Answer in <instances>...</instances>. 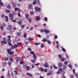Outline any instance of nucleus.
Returning a JSON list of instances; mask_svg holds the SVG:
<instances>
[{"mask_svg": "<svg viewBox=\"0 0 78 78\" xmlns=\"http://www.w3.org/2000/svg\"><path fill=\"white\" fill-rule=\"evenodd\" d=\"M66 68H67V67L65 65L63 66V69L64 70H66Z\"/></svg>", "mask_w": 78, "mask_h": 78, "instance_id": "a878e982", "label": "nucleus"}, {"mask_svg": "<svg viewBox=\"0 0 78 78\" xmlns=\"http://www.w3.org/2000/svg\"><path fill=\"white\" fill-rule=\"evenodd\" d=\"M30 53L31 54V55H33V56L34 57V61H36V54L33 51H30Z\"/></svg>", "mask_w": 78, "mask_h": 78, "instance_id": "f257e3e1", "label": "nucleus"}, {"mask_svg": "<svg viewBox=\"0 0 78 78\" xmlns=\"http://www.w3.org/2000/svg\"><path fill=\"white\" fill-rule=\"evenodd\" d=\"M16 59L17 61H21L22 60V58L20 57H17L16 58Z\"/></svg>", "mask_w": 78, "mask_h": 78, "instance_id": "0eeeda50", "label": "nucleus"}, {"mask_svg": "<svg viewBox=\"0 0 78 78\" xmlns=\"http://www.w3.org/2000/svg\"><path fill=\"white\" fill-rule=\"evenodd\" d=\"M7 7L8 8H9V9H10V8H11V7L10 6V5H7Z\"/></svg>", "mask_w": 78, "mask_h": 78, "instance_id": "58836bf2", "label": "nucleus"}, {"mask_svg": "<svg viewBox=\"0 0 78 78\" xmlns=\"http://www.w3.org/2000/svg\"><path fill=\"white\" fill-rule=\"evenodd\" d=\"M36 19L37 21H39L40 20V17L39 16H37L36 17Z\"/></svg>", "mask_w": 78, "mask_h": 78, "instance_id": "9b49d317", "label": "nucleus"}, {"mask_svg": "<svg viewBox=\"0 0 78 78\" xmlns=\"http://www.w3.org/2000/svg\"><path fill=\"white\" fill-rule=\"evenodd\" d=\"M39 44H40V43H34V45H38Z\"/></svg>", "mask_w": 78, "mask_h": 78, "instance_id": "412c9836", "label": "nucleus"}, {"mask_svg": "<svg viewBox=\"0 0 78 78\" xmlns=\"http://www.w3.org/2000/svg\"><path fill=\"white\" fill-rule=\"evenodd\" d=\"M29 42L28 41H25V44H27V45H28V44Z\"/></svg>", "mask_w": 78, "mask_h": 78, "instance_id": "680f3d73", "label": "nucleus"}, {"mask_svg": "<svg viewBox=\"0 0 78 78\" xmlns=\"http://www.w3.org/2000/svg\"><path fill=\"white\" fill-rule=\"evenodd\" d=\"M44 66L45 67H49L47 63H46L44 64Z\"/></svg>", "mask_w": 78, "mask_h": 78, "instance_id": "6e6552de", "label": "nucleus"}, {"mask_svg": "<svg viewBox=\"0 0 78 78\" xmlns=\"http://www.w3.org/2000/svg\"><path fill=\"white\" fill-rule=\"evenodd\" d=\"M44 32H45L46 34H47L48 33H49V30H47V29L44 30Z\"/></svg>", "mask_w": 78, "mask_h": 78, "instance_id": "1a4fd4ad", "label": "nucleus"}, {"mask_svg": "<svg viewBox=\"0 0 78 78\" xmlns=\"http://www.w3.org/2000/svg\"><path fill=\"white\" fill-rule=\"evenodd\" d=\"M15 11H18V12H20V9H19L18 8H15Z\"/></svg>", "mask_w": 78, "mask_h": 78, "instance_id": "423d86ee", "label": "nucleus"}, {"mask_svg": "<svg viewBox=\"0 0 78 78\" xmlns=\"http://www.w3.org/2000/svg\"><path fill=\"white\" fill-rule=\"evenodd\" d=\"M1 29L2 30H3V27L2 26H1L0 27Z\"/></svg>", "mask_w": 78, "mask_h": 78, "instance_id": "49530a36", "label": "nucleus"}, {"mask_svg": "<svg viewBox=\"0 0 78 78\" xmlns=\"http://www.w3.org/2000/svg\"><path fill=\"white\" fill-rule=\"evenodd\" d=\"M0 5H1V6H3V3L1 2V0H0Z\"/></svg>", "mask_w": 78, "mask_h": 78, "instance_id": "4be33fe9", "label": "nucleus"}, {"mask_svg": "<svg viewBox=\"0 0 78 78\" xmlns=\"http://www.w3.org/2000/svg\"><path fill=\"white\" fill-rule=\"evenodd\" d=\"M62 66V63H59L58 64V67H60Z\"/></svg>", "mask_w": 78, "mask_h": 78, "instance_id": "ddd939ff", "label": "nucleus"}, {"mask_svg": "<svg viewBox=\"0 0 78 78\" xmlns=\"http://www.w3.org/2000/svg\"><path fill=\"white\" fill-rule=\"evenodd\" d=\"M32 40L33 39H32V38H29L28 39L29 41H32Z\"/></svg>", "mask_w": 78, "mask_h": 78, "instance_id": "c85d7f7f", "label": "nucleus"}, {"mask_svg": "<svg viewBox=\"0 0 78 78\" xmlns=\"http://www.w3.org/2000/svg\"><path fill=\"white\" fill-rule=\"evenodd\" d=\"M4 43H5V40L3 41H2L1 42V44L2 45H3V44H4Z\"/></svg>", "mask_w": 78, "mask_h": 78, "instance_id": "ea45409f", "label": "nucleus"}, {"mask_svg": "<svg viewBox=\"0 0 78 78\" xmlns=\"http://www.w3.org/2000/svg\"><path fill=\"white\" fill-rule=\"evenodd\" d=\"M44 72H47V69H43V71Z\"/></svg>", "mask_w": 78, "mask_h": 78, "instance_id": "473e14b6", "label": "nucleus"}, {"mask_svg": "<svg viewBox=\"0 0 78 78\" xmlns=\"http://www.w3.org/2000/svg\"><path fill=\"white\" fill-rule=\"evenodd\" d=\"M11 75H10V74H9V71L8 70V72L7 76H10Z\"/></svg>", "mask_w": 78, "mask_h": 78, "instance_id": "aec40b11", "label": "nucleus"}, {"mask_svg": "<svg viewBox=\"0 0 78 78\" xmlns=\"http://www.w3.org/2000/svg\"><path fill=\"white\" fill-rule=\"evenodd\" d=\"M6 12L7 13H10V10H6Z\"/></svg>", "mask_w": 78, "mask_h": 78, "instance_id": "2f4dec72", "label": "nucleus"}, {"mask_svg": "<svg viewBox=\"0 0 78 78\" xmlns=\"http://www.w3.org/2000/svg\"><path fill=\"white\" fill-rule=\"evenodd\" d=\"M51 74V73H47V75L49 76V75H50Z\"/></svg>", "mask_w": 78, "mask_h": 78, "instance_id": "3c124183", "label": "nucleus"}, {"mask_svg": "<svg viewBox=\"0 0 78 78\" xmlns=\"http://www.w3.org/2000/svg\"><path fill=\"white\" fill-rule=\"evenodd\" d=\"M44 47V44H42L41 45V48H43Z\"/></svg>", "mask_w": 78, "mask_h": 78, "instance_id": "e433bc0d", "label": "nucleus"}, {"mask_svg": "<svg viewBox=\"0 0 78 78\" xmlns=\"http://www.w3.org/2000/svg\"><path fill=\"white\" fill-rule=\"evenodd\" d=\"M28 21L29 22H30V23L31 22V19L29 18L28 19Z\"/></svg>", "mask_w": 78, "mask_h": 78, "instance_id": "cd10ccee", "label": "nucleus"}, {"mask_svg": "<svg viewBox=\"0 0 78 78\" xmlns=\"http://www.w3.org/2000/svg\"><path fill=\"white\" fill-rule=\"evenodd\" d=\"M26 19H28V17H29V15H28V14H26Z\"/></svg>", "mask_w": 78, "mask_h": 78, "instance_id": "f3484780", "label": "nucleus"}, {"mask_svg": "<svg viewBox=\"0 0 78 78\" xmlns=\"http://www.w3.org/2000/svg\"><path fill=\"white\" fill-rule=\"evenodd\" d=\"M18 24L20 25H22V21H20L18 22Z\"/></svg>", "mask_w": 78, "mask_h": 78, "instance_id": "393cba45", "label": "nucleus"}, {"mask_svg": "<svg viewBox=\"0 0 78 78\" xmlns=\"http://www.w3.org/2000/svg\"><path fill=\"white\" fill-rule=\"evenodd\" d=\"M44 20V21L47 22V20H48L47 18L46 17H45Z\"/></svg>", "mask_w": 78, "mask_h": 78, "instance_id": "4c0bfd02", "label": "nucleus"}, {"mask_svg": "<svg viewBox=\"0 0 78 78\" xmlns=\"http://www.w3.org/2000/svg\"><path fill=\"white\" fill-rule=\"evenodd\" d=\"M7 64V63H6V62H4L3 63V66H6Z\"/></svg>", "mask_w": 78, "mask_h": 78, "instance_id": "7c9ffc66", "label": "nucleus"}, {"mask_svg": "<svg viewBox=\"0 0 78 78\" xmlns=\"http://www.w3.org/2000/svg\"><path fill=\"white\" fill-rule=\"evenodd\" d=\"M8 64L9 65H11V62H8Z\"/></svg>", "mask_w": 78, "mask_h": 78, "instance_id": "6e6d98bb", "label": "nucleus"}, {"mask_svg": "<svg viewBox=\"0 0 78 78\" xmlns=\"http://www.w3.org/2000/svg\"><path fill=\"white\" fill-rule=\"evenodd\" d=\"M69 67L71 69H72V66H71V65H69Z\"/></svg>", "mask_w": 78, "mask_h": 78, "instance_id": "bf43d9fd", "label": "nucleus"}, {"mask_svg": "<svg viewBox=\"0 0 78 78\" xmlns=\"http://www.w3.org/2000/svg\"><path fill=\"white\" fill-rule=\"evenodd\" d=\"M27 75H29V76H32V74H29V73H27Z\"/></svg>", "mask_w": 78, "mask_h": 78, "instance_id": "09e8293b", "label": "nucleus"}, {"mask_svg": "<svg viewBox=\"0 0 78 78\" xmlns=\"http://www.w3.org/2000/svg\"><path fill=\"white\" fill-rule=\"evenodd\" d=\"M8 44L9 46H12V44H11V43L9 42L8 43Z\"/></svg>", "mask_w": 78, "mask_h": 78, "instance_id": "5fc2aeb1", "label": "nucleus"}, {"mask_svg": "<svg viewBox=\"0 0 78 78\" xmlns=\"http://www.w3.org/2000/svg\"><path fill=\"white\" fill-rule=\"evenodd\" d=\"M60 73H61L59 71V70L58 71V72H57L56 73H57V74H60Z\"/></svg>", "mask_w": 78, "mask_h": 78, "instance_id": "de8ad7c7", "label": "nucleus"}, {"mask_svg": "<svg viewBox=\"0 0 78 78\" xmlns=\"http://www.w3.org/2000/svg\"><path fill=\"white\" fill-rule=\"evenodd\" d=\"M61 61H64V58H62L61 59Z\"/></svg>", "mask_w": 78, "mask_h": 78, "instance_id": "37998d69", "label": "nucleus"}, {"mask_svg": "<svg viewBox=\"0 0 78 78\" xmlns=\"http://www.w3.org/2000/svg\"><path fill=\"white\" fill-rule=\"evenodd\" d=\"M14 72L15 73V75H18L17 71L14 70Z\"/></svg>", "mask_w": 78, "mask_h": 78, "instance_id": "c03bdc74", "label": "nucleus"}, {"mask_svg": "<svg viewBox=\"0 0 78 78\" xmlns=\"http://www.w3.org/2000/svg\"><path fill=\"white\" fill-rule=\"evenodd\" d=\"M33 5H35V4H36V2L35 1V0L33 2Z\"/></svg>", "mask_w": 78, "mask_h": 78, "instance_id": "0e129e2a", "label": "nucleus"}, {"mask_svg": "<svg viewBox=\"0 0 78 78\" xmlns=\"http://www.w3.org/2000/svg\"><path fill=\"white\" fill-rule=\"evenodd\" d=\"M30 14L31 16L33 15V14H34V13L33 12V11L30 12Z\"/></svg>", "mask_w": 78, "mask_h": 78, "instance_id": "bb28decb", "label": "nucleus"}, {"mask_svg": "<svg viewBox=\"0 0 78 78\" xmlns=\"http://www.w3.org/2000/svg\"><path fill=\"white\" fill-rule=\"evenodd\" d=\"M47 41L48 42V44H51V41H50L49 40H47Z\"/></svg>", "mask_w": 78, "mask_h": 78, "instance_id": "a19ab883", "label": "nucleus"}, {"mask_svg": "<svg viewBox=\"0 0 78 78\" xmlns=\"http://www.w3.org/2000/svg\"><path fill=\"white\" fill-rule=\"evenodd\" d=\"M18 15L19 17H20L21 16V15H20V14L19 13H18Z\"/></svg>", "mask_w": 78, "mask_h": 78, "instance_id": "13d9d810", "label": "nucleus"}, {"mask_svg": "<svg viewBox=\"0 0 78 78\" xmlns=\"http://www.w3.org/2000/svg\"><path fill=\"white\" fill-rule=\"evenodd\" d=\"M30 69V67L27 66V70H28Z\"/></svg>", "mask_w": 78, "mask_h": 78, "instance_id": "e2e57ef3", "label": "nucleus"}, {"mask_svg": "<svg viewBox=\"0 0 78 78\" xmlns=\"http://www.w3.org/2000/svg\"><path fill=\"white\" fill-rule=\"evenodd\" d=\"M12 28V27L11 26H9L7 27V29L8 30H11Z\"/></svg>", "mask_w": 78, "mask_h": 78, "instance_id": "9d476101", "label": "nucleus"}, {"mask_svg": "<svg viewBox=\"0 0 78 78\" xmlns=\"http://www.w3.org/2000/svg\"><path fill=\"white\" fill-rule=\"evenodd\" d=\"M57 38H58V36H57L55 35L54 38H55V39H57Z\"/></svg>", "mask_w": 78, "mask_h": 78, "instance_id": "052dcab7", "label": "nucleus"}, {"mask_svg": "<svg viewBox=\"0 0 78 78\" xmlns=\"http://www.w3.org/2000/svg\"><path fill=\"white\" fill-rule=\"evenodd\" d=\"M17 45L20 46L22 45V43H17Z\"/></svg>", "mask_w": 78, "mask_h": 78, "instance_id": "c9c22d12", "label": "nucleus"}, {"mask_svg": "<svg viewBox=\"0 0 78 78\" xmlns=\"http://www.w3.org/2000/svg\"><path fill=\"white\" fill-rule=\"evenodd\" d=\"M12 5L13 6V8H16V3H15V2H12Z\"/></svg>", "mask_w": 78, "mask_h": 78, "instance_id": "20e7f679", "label": "nucleus"}, {"mask_svg": "<svg viewBox=\"0 0 78 78\" xmlns=\"http://www.w3.org/2000/svg\"><path fill=\"white\" fill-rule=\"evenodd\" d=\"M29 7L28 8L29 9H30L31 8V7H32V4H30L29 5Z\"/></svg>", "mask_w": 78, "mask_h": 78, "instance_id": "5701e85b", "label": "nucleus"}, {"mask_svg": "<svg viewBox=\"0 0 78 78\" xmlns=\"http://www.w3.org/2000/svg\"><path fill=\"white\" fill-rule=\"evenodd\" d=\"M20 34H21V33H20V32H18L17 33V36H20Z\"/></svg>", "mask_w": 78, "mask_h": 78, "instance_id": "f704fd0d", "label": "nucleus"}, {"mask_svg": "<svg viewBox=\"0 0 78 78\" xmlns=\"http://www.w3.org/2000/svg\"><path fill=\"white\" fill-rule=\"evenodd\" d=\"M47 40L46 38H44L42 41V42H46V41H47Z\"/></svg>", "mask_w": 78, "mask_h": 78, "instance_id": "2eb2a0df", "label": "nucleus"}, {"mask_svg": "<svg viewBox=\"0 0 78 78\" xmlns=\"http://www.w3.org/2000/svg\"><path fill=\"white\" fill-rule=\"evenodd\" d=\"M58 58H59V59H61V58L62 56L61 55H58Z\"/></svg>", "mask_w": 78, "mask_h": 78, "instance_id": "603ef678", "label": "nucleus"}, {"mask_svg": "<svg viewBox=\"0 0 78 78\" xmlns=\"http://www.w3.org/2000/svg\"><path fill=\"white\" fill-rule=\"evenodd\" d=\"M7 37L9 39H10V38H11V37L10 36H7Z\"/></svg>", "mask_w": 78, "mask_h": 78, "instance_id": "774afa93", "label": "nucleus"}, {"mask_svg": "<svg viewBox=\"0 0 78 78\" xmlns=\"http://www.w3.org/2000/svg\"><path fill=\"white\" fill-rule=\"evenodd\" d=\"M11 49H8L7 50V51L8 53H9L11 51Z\"/></svg>", "mask_w": 78, "mask_h": 78, "instance_id": "dca6fc26", "label": "nucleus"}, {"mask_svg": "<svg viewBox=\"0 0 78 78\" xmlns=\"http://www.w3.org/2000/svg\"><path fill=\"white\" fill-rule=\"evenodd\" d=\"M39 70L40 71H43L44 70V69H43L42 68H39Z\"/></svg>", "mask_w": 78, "mask_h": 78, "instance_id": "6ab92c4d", "label": "nucleus"}, {"mask_svg": "<svg viewBox=\"0 0 78 78\" xmlns=\"http://www.w3.org/2000/svg\"><path fill=\"white\" fill-rule=\"evenodd\" d=\"M14 52L13 51H11L9 53V55H13V54H14Z\"/></svg>", "mask_w": 78, "mask_h": 78, "instance_id": "a211bd4d", "label": "nucleus"}, {"mask_svg": "<svg viewBox=\"0 0 78 78\" xmlns=\"http://www.w3.org/2000/svg\"><path fill=\"white\" fill-rule=\"evenodd\" d=\"M5 19L6 21L8 22V16H5Z\"/></svg>", "mask_w": 78, "mask_h": 78, "instance_id": "f8f14e48", "label": "nucleus"}, {"mask_svg": "<svg viewBox=\"0 0 78 78\" xmlns=\"http://www.w3.org/2000/svg\"><path fill=\"white\" fill-rule=\"evenodd\" d=\"M17 45L15 44L14 46H12L11 48V49H14V48H17Z\"/></svg>", "mask_w": 78, "mask_h": 78, "instance_id": "f03ea898", "label": "nucleus"}, {"mask_svg": "<svg viewBox=\"0 0 78 78\" xmlns=\"http://www.w3.org/2000/svg\"><path fill=\"white\" fill-rule=\"evenodd\" d=\"M35 9L36 10L37 12L41 11V8H40L35 7Z\"/></svg>", "mask_w": 78, "mask_h": 78, "instance_id": "7ed1b4c3", "label": "nucleus"}, {"mask_svg": "<svg viewBox=\"0 0 78 78\" xmlns=\"http://www.w3.org/2000/svg\"><path fill=\"white\" fill-rule=\"evenodd\" d=\"M53 67H54V68H55V69H58V67H57L55 66H53Z\"/></svg>", "mask_w": 78, "mask_h": 78, "instance_id": "864d4df0", "label": "nucleus"}, {"mask_svg": "<svg viewBox=\"0 0 78 78\" xmlns=\"http://www.w3.org/2000/svg\"><path fill=\"white\" fill-rule=\"evenodd\" d=\"M58 70L59 71L61 72H63V69L61 68H59L58 69Z\"/></svg>", "mask_w": 78, "mask_h": 78, "instance_id": "4468645a", "label": "nucleus"}, {"mask_svg": "<svg viewBox=\"0 0 78 78\" xmlns=\"http://www.w3.org/2000/svg\"><path fill=\"white\" fill-rule=\"evenodd\" d=\"M12 12L13 14L15 15V14H16V13L15 12Z\"/></svg>", "mask_w": 78, "mask_h": 78, "instance_id": "4d7b16f0", "label": "nucleus"}, {"mask_svg": "<svg viewBox=\"0 0 78 78\" xmlns=\"http://www.w3.org/2000/svg\"><path fill=\"white\" fill-rule=\"evenodd\" d=\"M12 22L14 23H15V22H16V21L15 20H12Z\"/></svg>", "mask_w": 78, "mask_h": 78, "instance_id": "338daca9", "label": "nucleus"}, {"mask_svg": "<svg viewBox=\"0 0 78 78\" xmlns=\"http://www.w3.org/2000/svg\"><path fill=\"white\" fill-rule=\"evenodd\" d=\"M23 36L24 37H27V34L24 33V34Z\"/></svg>", "mask_w": 78, "mask_h": 78, "instance_id": "c756f323", "label": "nucleus"}, {"mask_svg": "<svg viewBox=\"0 0 78 78\" xmlns=\"http://www.w3.org/2000/svg\"><path fill=\"white\" fill-rule=\"evenodd\" d=\"M8 43H9H9H11V39H9L7 41Z\"/></svg>", "mask_w": 78, "mask_h": 78, "instance_id": "79ce46f5", "label": "nucleus"}, {"mask_svg": "<svg viewBox=\"0 0 78 78\" xmlns=\"http://www.w3.org/2000/svg\"><path fill=\"white\" fill-rule=\"evenodd\" d=\"M10 56L11 58H13V54H12L10 55Z\"/></svg>", "mask_w": 78, "mask_h": 78, "instance_id": "69168bd1", "label": "nucleus"}, {"mask_svg": "<svg viewBox=\"0 0 78 78\" xmlns=\"http://www.w3.org/2000/svg\"><path fill=\"white\" fill-rule=\"evenodd\" d=\"M9 59L6 57H5L4 58V60L5 61H8Z\"/></svg>", "mask_w": 78, "mask_h": 78, "instance_id": "b1692460", "label": "nucleus"}, {"mask_svg": "<svg viewBox=\"0 0 78 78\" xmlns=\"http://www.w3.org/2000/svg\"><path fill=\"white\" fill-rule=\"evenodd\" d=\"M68 62L67 61H66L64 62L65 65H67Z\"/></svg>", "mask_w": 78, "mask_h": 78, "instance_id": "8fccbe9b", "label": "nucleus"}, {"mask_svg": "<svg viewBox=\"0 0 78 78\" xmlns=\"http://www.w3.org/2000/svg\"><path fill=\"white\" fill-rule=\"evenodd\" d=\"M21 28H24V27H25V25H22L21 26Z\"/></svg>", "mask_w": 78, "mask_h": 78, "instance_id": "72a5a7b5", "label": "nucleus"}, {"mask_svg": "<svg viewBox=\"0 0 78 78\" xmlns=\"http://www.w3.org/2000/svg\"><path fill=\"white\" fill-rule=\"evenodd\" d=\"M9 16L12 20H13V15L11 13H10L9 14Z\"/></svg>", "mask_w": 78, "mask_h": 78, "instance_id": "39448f33", "label": "nucleus"}, {"mask_svg": "<svg viewBox=\"0 0 78 78\" xmlns=\"http://www.w3.org/2000/svg\"><path fill=\"white\" fill-rule=\"evenodd\" d=\"M62 51H64V52H66V50L65 49H64V48H62Z\"/></svg>", "mask_w": 78, "mask_h": 78, "instance_id": "a18cd8bd", "label": "nucleus"}]
</instances>
